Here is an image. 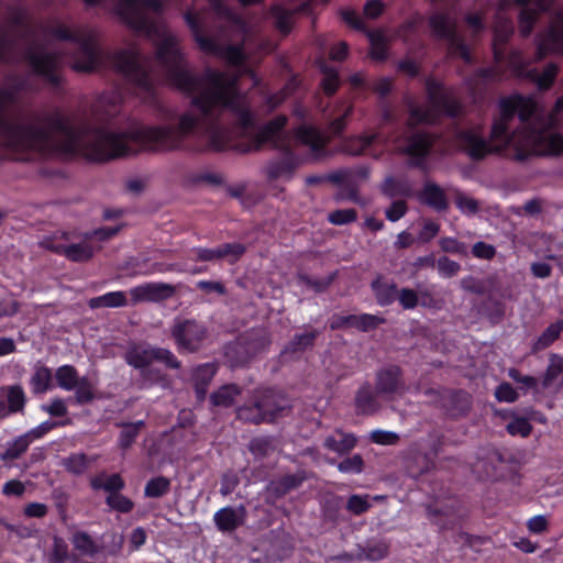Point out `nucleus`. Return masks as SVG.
I'll use <instances>...</instances> for the list:
<instances>
[{"instance_id":"f257e3e1","label":"nucleus","mask_w":563,"mask_h":563,"mask_svg":"<svg viewBox=\"0 0 563 563\" xmlns=\"http://www.w3.org/2000/svg\"><path fill=\"white\" fill-rule=\"evenodd\" d=\"M156 62L169 79L191 93L194 109L181 113L177 126L134 123L125 131L91 132L77 128L63 118L45 123L33 122L4 111L0 106V136L12 151H32L63 158L81 156L91 162H104L134 152V145L169 150L198 126L201 117L212 118L225 109L239 118L245 143L235 146L241 152L256 151L266 143H276L286 123L278 117L256 134L249 131L253 117L243 98L236 92L235 79L227 74L208 69L200 79L190 75L175 34L164 33L156 49Z\"/></svg>"},{"instance_id":"f03ea898","label":"nucleus","mask_w":563,"mask_h":563,"mask_svg":"<svg viewBox=\"0 0 563 563\" xmlns=\"http://www.w3.org/2000/svg\"><path fill=\"white\" fill-rule=\"evenodd\" d=\"M562 115L563 97L556 100L545 124L533 98L511 96L500 100L499 117L493 123L488 141L466 131L460 135V146L473 158L501 151H508L519 161L530 155H558L563 152V137L552 126Z\"/></svg>"},{"instance_id":"7ed1b4c3","label":"nucleus","mask_w":563,"mask_h":563,"mask_svg":"<svg viewBox=\"0 0 563 563\" xmlns=\"http://www.w3.org/2000/svg\"><path fill=\"white\" fill-rule=\"evenodd\" d=\"M88 4H98L103 0H84ZM115 14L130 29L154 35L156 48L164 33L174 34L163 24L154 21L152 13L157 12L162 0H115Z\"/></svg>"},{"instance_id":"20e7f679","label":"nucleus","mask_w":563,"mask_h":563,"mask_svg":"<svg viewBox=\"0 0 563 563\" xmlns=\"http://www.w3.org/2000/svg\"><path fill=\"white\" fill-rule=\"evenodd\" d=\"M427 93L428 107L426 109L411 103L409 104L408 124L410 126L420 123H431L441 112L449 115L457 113L459 103L453 97L452 91L444 89L441 84L429 80L427 82Z\"/></svg>"},{"instance_id":"39448f33","label":"nucleus","mask_w":563,"mask_h":563,"mask_svg":"<svg viewBox=\"0 0 563 563\" xmlns=\"http://www.w3.org/2000/svg\"><path fill=\"white\" fill-rule=\"evenodd\" d=\"M54 34L62 40H73L79 45V55L73 60V68L77 71H90L99 64V52L95 46L96 32L88 27L71 29L58 25Z\"/></svg>"},{"instance_id":"423d86ee","label":"nucleus","mask_w":563,"mask_h":563,"mask_svg":"<svg viewBox=\"0 0 563 563\" xmlns=\"http://www.w3.org/2000/svg\"><path fill=\"white\" fill-rule=\"evenodd\" d=\"M271 344L269 333L263 328H254L240 335L235 343L227 347V355L243 364L264 351Z\"/></svg>"},{"instance_id":"0eeeda50","label":"nucleus","mask_w":563,"mask_h":563,"mask_svg":"<svg viewBox=\"0 0 563 563\" xmlns=\"http://www.w3.org/2000/svg\"><path fill=\"white\" fill-rule=\"evenodd\" d=\"M170 335L178 350L195 353L202 346L208 331L203 324L196 320H176L170 329Z\"/></svg>"},{"instance_id":"6e6552de","label":"nucleus","mask_w":563,"mask_h":563,"mask_svg":"<svg viewBox=\"0 0 563 563\" xmlns=\"http://www.w3.org/2000/svg\"><path fill=\"white\" fill-rule=\"evenodd\" d=\"M114 65L128 77L141 86L150 85L147 62L140 55L135 46H129L114 55Z\"/></svg>"},{"instance_id":"1a4fd4ad","label":"nucleus","mask_w":563,"mask_h":563,"mask_svg":"<svg viewBox=\"0 0 563 563\" xmlns=\"http://www.w3.org/2000/svg\"><path fill=\"white\" fill-rule=\"evenodd\" d=\"M426 395L432 398V401L443 408L451 417L459 418L468 413L472 408V397L467 391L442 389L435 390L429 388Z\"/></svg>"},{"instance_id":"9d476101","label":"nucleus","mask_w":563,"mask_h":563,"mask_svg":"<svg viewBox=\"0 0 563 563\" xmlns=\"http://www.w3.org/2000/svg\"><path fill=\"white\" fill-rule=\"evenodd\" d=\"M375 389L377 395L391 397L404 395L406 384L402 371L398 365H388L376 373Z\"/></svg>"},{"instance_id":"9b49d317","label":"nucleus","mask_w":563,"mask_h":563,"mask_svg":"<svg viewBox=\"0 0 563 563\" xmlns=\"http://www.w3.org/2000/svg\"><path fill=\"white\" fill-rule=\"evenodd\" d=\"M178 286L167 283H146L130 290L132 302H161L173 298Z\"/></svg>"},{"instance_id":"f8f14e48","label":"nucleus","mask_w":563,"mask_h":563,"mask_svg":"<svg viewBox=\"0 0 563 563\" xmlns=\"http://www.w3.org/2000/svg\"><path fill=\"white\" fill-rule=\"evenodd\" d=\"M551 53H563V13L553 18L548 30L538 40V57L542 58Z\"/></svg>"},{"instance_id":"ddd939ff","label":"nucleus","mask_w":563,"mask_h":563,"mask_svg":"<svg viewBox=\"0 0 563 563\" xmlns=\"http://www.w3.org/2000/svg\"><path fill=\"white\" fill-rule=\"evenodd\" d=\"M257 391L271 423L290 412L292 405L284 393L274 388H257Z\"/></svg>"},{"instance_id":"4468645a","label":"nucleus","mask_w":563,"mask_h":563,"mask_svg":"<svg viewBox=\"0 0 563 563\" xmlns=\"http://www.w3.org/2000/svg\"><path fill=\"white\" fill-rule=\"evenodd\" d=\"M235 416L236 419L242 423L254 426L271 423L257 388L251 393V396L246 402L236 407Z\"/></svg>"},{"instance_id":"2eb2a0df","label":"nucleus","mask_w":563,"mask_h":563,"mask_svg":"<svg viewBox=\"0 0 563 563\" xmlns=\"http://www.w3.org/2000/svg\"><path fill=\"white\" fill-rule=\"evenodd\" d=\"M187 187L208 186L212 188H223V190L232 198L244 201L253 197L247 183L240 181L236 184H228L225 178H189Z\"/></svg>"},{"instance_id":"dca6fc26","label":"nucleus","mask_w":563,"mask_h":563,"mask_svg":"<svg viewBox=\"0 0 563 563\" xmlns=\"http://www.w3.org/2000/svg\"><path fill=\"white\" fill-rule=\"evenodd\" d=\"M30 63L38 75L44 76L52 82L58 81V76L55 73L58 60L55 55L44 51L32 52L30 55Z\"/></svg>"},{"instance_id":"f3484780","label":"nucleus","mask_w":563,"mask_h":563,"mask_svg":"<svg viewBox=\"0 0 563 563\" xmlns=\"http://www.w3.org/2000/svg\"><path fill=\"white\" fill-rule=\"evenodd\" d=\"M245 508L224 507L214 514V522L220 531L232 532L242 526L245 519Z\"/></svg>"},{"instance_id":"a211bd4d","label":"nucleus","mask_w":563,"mask_h":563,"mask_svg":"<svg viewBox=\"0 0 563 563\" xmlns=\"http://www.w3.org/2000/svg\"><path fill=\"white\" fill-rule=\"evenodd\" d=\"M431 26L433 31L443 37H448L452 40V44L455 45L454 54L461 56L466 62H470V56L467 48L464 46L463 43H460L454 35L453 31V24L451 20L444 15H435L431 19Z\"/></svg>"},{"instance_id":"6ab92c4d","label":"nucleus","mask_w":563,"mask_h":563,"mask_svg":"<svg viewBox=\"0 0 563 563\" xmlns=\"http://www.w3.org/2000/svg\"><path fill=\"white\" fill-rule=\"evenodd\" d=\"M432 143L433 139L430 135L416 134L410 139L408 146L399 151L409 156L411 165L420 166Z\"/></svg>"},{"instance_id":"aec40b11","label":"nucleus","mask_w":563,"mask_h":563,"mask_svg":"<svg viewBox=\"0 0 563 563\" xmlns=\"http://www.w3.org/2000/svg\"><path fill=\"white\" fill-rule=\"evenodd\" d=\"M155 347L146 344H131L124 353L125 362L134 368L142 369L154 362Z\"/></svg>"},{"instance_id":"412c9836","label":"nucleus","mask_w":563,"mask_h":563,"mask_svg":"<svg viewBox=\"0 0 563 563\" xmlns=\"http://www.w3.org/2000/svg\"><path fill=\"white\" fill-rule=\"evenodd\" d=\"M421 203L433 208L437 211H445L449 208L444 190L434 183H427L423 189L418 194Z\"/></svg>"},{"instance_id":"4be33fe9","label":"nucleus","mask_w":563,"mask_h":563,"mask_svg":"<svg viewBox=\"0 0 563 563\" xmlns=\"http://www.w3.org/2000/svg\"><path fill=\"white\" fill-rule=\"evenodd\" d=\"M217 373V367L213 364H202L195 368L192 373V382L197 399L205 400L208 386Z\"/></svg>"},{"instance_id":"5701e85b","label":"nucleus","mask_w":563,"mask_h":563,"mask_svg":"<svg viewBox=\"0 0 563 563\" xmlns=\"http://www.w3.org/2000/svg\"><path fill=\"white\" fill-rule=\"evenodd\" d=\"M376 391L374 393L369 384L363 385L355 395V407L361 415H373L380 408L379 402L376 398Z\"/></svg>"},{"instance_id":"b1692460","label":"nucleus","mask_w":563,"mask_h":563,"mask_svg":"<svg viewBox=\"0 0 563 563\" xmlns=\"http://www.w3.org/2000/svg\"><path fill=\"white\" fill-rule=\"evenodd\" d=\"M319 334L320 332L316 329L306 333L295 334L294 338L286 344V346L282 351V354L294 355L312 349L314 345V341L319 336Z\"/></svg>"},{"instance_id":"393cba45","label":"nucleus","mask_w":563,"mask_h":563,"mask_svg":"<svg viewBox=\"0 0 563 563\" xmlns=\"http://www.w3.org/2000/svg\"><path fill=\"white\" fill-rule=\"evenodd\" d=\"M242 394V388L236 384H225L210 395V401L216 407H231L234 405L238 396Z\"/></svg>"},{"instance_id":"a878e982","label":"nucleus","mask_w":563,"mask_h":563,"mask_svg":"<svg viewBox=\"0 0 563 563\" xmlns=\"http://www.w3.org/2000/svg\"><path fill=\"white\" fill-rule=\"evenodd\" d=\"M307 478H309V474L305 470H299L295 474L284 475L273 482L272 487L276 495L283 496L300 486Z\"/></svg>"},{"instance_id":"bb28decb","label":"nucleus","mask_w":563,"mask_h":563,"mask_svg":"<svg viewBox=\"0 0 563 563\" xmlns=\"http://www.w3.org/2000/svg\"><path fill=\"white\" fill-rule=\"evenodd\" d=\"M335 187V199L338 201L351 200L353 202H361L357 194V185L351 178H328Z\"/></svg>"},{"instance_id":"cd10ccee","label":"nucleus","mask_w":563,"mask_h":563,"mask_svg":"<svg viewBox=\"0 0 563 563\" xmlns=\"http://www.w3.org/2000/svg\"><path fill=\"white\" fill-rule=\"evenodd\" d=\"M90 485L93 489H103L109 494H117L124 487V482L119 474L108 476L106 473H101L91 478Z\"/></svg>"},{"instance_id":"c85d7f7f","label":"nucleus","mask_w":563,"mask_h":563,"mask_svg":"<svg viewBox=\"0 0 563 563\" xmlns=\"http://www.w3.org/2000/svg\"><path fill=\"white\" fill-rule=\"evenodd\" d=\"M371 286L379 306H388L397 297L398 290L396 284L384 283L380 277L373 280Z\"/></svg>"},{"instance_id":"c756f323","label":"nucleus","mask_w":563,"mask_h":563,"mask_svg":"<svg viewBox=\"0 0 563 563\" xmlns=\"http://www.w3.org/2000/svg\"><path fill=\"white\" fill-rule=\"evenodd\" d=\"M128 300L123 291L108 292L99 297L89 299L88 306L91 309L118 308L126 306Z\"/></svg>"},{"instance_id":"7c9ffc66","label":"nucleus","mask_w":563,"mask_h":563,"mask_svg":"<svg viewBox=\"0 0 563 563\" xmlns=\"http://www.w3.org/2000/svg\"><path fill=\"white\" fill-rule=\"evenodd\" d=\"M339 438L335 435H329L324 440V446L339 454H345L350 452L356 443V439L352 434H345L338 432Z\"/></svg>"},{"instance_id":"2f4dec72","label":"nucleus","mask_w":563,"mask_h":563,"mask_svg":"<svg viewBox=\"0 0 563 563\" xmlns=\"http://www.w3.org/2000/svg\"><path fill=\"white\" fill-rule=\"evenodd\" d=\"M95 255V249L88 243H75L65 246L64 256L76 263L90 261Z\"/></svg>"},{"instance_id":"473e14b6","label":"nucleus","mask_w":563,"mask_h":563,"mask_svg":"<svg viewBox=\"0 0 563 563\" xmlns=\"http://www.w3.org/2000/svg\"><path fill=\"white\" fill-rule=\"evenodd\" d=\"M120 426L122 430L119 437V446L126 451L132 446L145 423L143 420H139L136 422H128Z\"/></svg>"},{"instance_id":"72a5a7b5","label":"nucleus","mask_w":563,"mask_h":563,"mask_svg":"<svg viewBox=\"0 0 563 563\" xmlns=\"http://www.w3.org/2000/svg\"><path fill=\"white\" fill-rule=\"evenodd\" d=\"M382 191L389 198L407 197L411 195V187L405 178H386Z\"/></svg>"},{"instance_id":"f704fd0d","label":"nucleus","mask_w":563,"mask_h":563,"mask_svg":"<svg viewBox=\"0 0 563 563\" xmlns=\"http://www.w3.org/2000/svg\"><path fill=\"white\" fill-rule=\"evenodd\" d=\"M299 140L308 145L316 154L320 153L327 143V137L313 128H301L298 131Z\"/></svg>"},{"instance_id":"c9c22d12","label":"nucleus","mask_w":563,"mask_h":563,"mask_svg":"<svg viewBox=\"0 0 563 563\" xmlns=\"http://www.w3.org/2000/svg\"><path fill=\"white\" fill-rule=\"evenodd\" d=\"M95 460L96 459H89L84 453H76V454H71L70 456L64 459L62 461V464L66 468L67 472L71 473L74 475H81L88 470L89 465Z\"/></svg>"},{"instance_id":"e433bc0d","label":"nucleus","mask_w":563,"mask_h":563,"mask_svg":"<svg viewBox=\"0 0 563 563\" xmlns=\"http://www.w3.org/2000/svg\"><path fill=\"white\" fill-rule=\"evenodd\" d=\"M2 390H5L4 396L8 400L7 407L9 413L22 411L26 400L22 387L19 385H13L9 387H2Z\"/></svg>"},{"instance_id":"4c0bfd02","label":"nucleus","mask_w":563,"mask_h":563,"mask_svg":"<svg viewBox=\"0 0 563 563\" xmlns=\"http://www.w3.org/2000/svg\"><path fill=\"white\" fill-rule=\"evenodd\" d=\"M81 377L74 366L64 365L56 371V380L60 388L73 390L78 385Z\"/></svg>"},{"instance_id":"58836bf2","label":"nucleus","mask_w":563,"mask_h":563,"mask_svg":"<svg viewBox=\"0 0 563 563\" xmlns=\"http://www.w3.org/2000/svg\"><path fill=\"white\" fill-rule=\"evenodd\" d=\"M71 542L76 550L81 554L93 556L99 552L98 545L91 537L85 531H78L73 534Z\"/></svg>"},{"instance_id":"ea45409f","label":"nucleus","mask_w":563,"mask_h":563,"mask_svg":"<svg viewBox=\"0 0 563 563\" xmlns=\"http://www.w3.org/2000/svg\"><path fill=\"white\" fill-rule=\"evenodd\" d=\"M52 382V373L51 369L45 366H38L35 368L34 374L31 377V386L33 389V393L35 394H43L45 393Z\"/></svg>"},{"instance_id":"a19ab883","label":"nucleus","mask_w":563,"mask_h":563,"mask_svg":"<svg viewBox=\"0 0 563 563\" xmlns=\"http://www.w3.org/2000/svg\"><path fill=\"white\" fill-rule=\"evenodd\" d=\"M389 550V545L384 541L368 543L357 554L358 559H366L369 561H378L384 559Z\"/></svg>"},{"instance_id":"79ce46f5","label":"nucleus","mask_w":563,"mask_h":563,"mask_svg":"<svg viewBox=\"0 0 563 563\" xmlns=\"http://www.w3.org/2000/svg\"><path fill=\"white\" fill-rule=\"evenodd\" d=\"M170 487V481L164 476H157L150 479L145 486V496L150 498H158L165 495Z\"/></svg>"},{"instance_id":"37998d69","label":"nucleus","mask_w":563,"mask_h":563,"mask_svg":"<svg viewBox=\"0 0 563 563\" xmlns=\"http://www.w3.org/2000/svg\"><path fill=\"white\" fill-rule=\"evenodd\" d=\"M30 438L24 434L15 439L9 444L8 449L1 454V460H16L19 459L29 448Z\"/></svg>"},{"instance_id":"c03bdc74","label":"nucleus","mask_w":563,"mask_h":563,"mask_svg":"<svg viewBox=\"0 0 563 563\" xmlns=\"http://www.w3.org/2000/svg\"><path fill=\"white\" fill-rule=\"evenodd\" d=\"M376 139L375 134H366L350 139L344 144V151L352 155L362 154Z\"/></svg>"},{"instance_id":"a18cd8bd","label":"nucleus","mask_w":563,"mask_h":563,"mask_svg":"<svg viewBox=\"0 0 563 563\" xmlns=\"http://www.w3.org/2000/svg\"><path fill=\"white\" fill-rule=\"evenodd\" d=\"M95 399L93 385L88 377H81L75 387V400L79 405L91 402Z\"/></svg>"},{"instance_id":"49530a36","label":"nucleus","mask_w":563,"mask_h":563,"mask_svg":"<svg viewBox=\"0 0 563 563\" xmlns=\"http://www.w3.org/2000/svg\"><path fill=\"white\" fill-rule=\"evenodd\" d=\"M371 43V55L373 58L382 60L387 54V42L386 37L380 32H373L368 34Z\"/></svg>"},{"instance_id":"de8ad7c7","label":"nucleus","mask_w":563,"mask_h":563,"mask_svg":"<svg viewBox=\"0 0 563 563\" xmlns=\"http://www.w3.org/2000/svg\"><path fill=\"white\" fill-rule=\"evenodd\" d=\"M563 373V357L558 355H552L550 358V364L545 371L543 376L542 385L544 388H548L552 385V383Z\"/></svg>"},{"instance_id":"09e8293b","label":"nucleus","mask_w":563,"mask_h":563,"mask_svg":"<svg viewBox=\"0 0 563 563\" xmlns=\"http://www.w3.org/2000/svg\"><path fill=\"white\" fill-rule=\"evenodd\" d=\"M68 240L69 234L66 232L60 233V235L54 234L49 236H44L41 241H38V246L42 249H45L47 251H51L53 253L64 255L65 246L64 244L59 243L58 240Z\"/></svg>"},{"instance_id":"8fccbe9b","label":"nucleus","mask_w":563,"mask_h":563,"mask_svg":"<svg viewBox=\"0 0 563 563\" xmlns=\"http://www.w3.org/2000/svg\"><path fill=\"white\" fill-rule=\"evenodd\" d=\"M272 14L276 20L277 29L285 34L288 33L291 27V12L280 5H275L272 9Z\"/></svg>"},{"instance_id":"3c124183","label":"nucleus","mask_w":563,"mask_h":563,"mask_svg":"<svg viewBox=\"0 0 563 563\" xmlns=\"http://www.w3.org/2000/svg\"><path fill=\"white\" fill-rule=\"evenodd\" d=\"M249 449L256 457H264L273 451V442L269 438H254L249 444Z\"/></svg>"},{"instance_id":"603ef678","label":"nucleus","mask_w":563,"mask_h":563,"mask_svg":"<svg viewBox=\"0 0 563 563\" xmlns=\"http://www.w3.org/2000/svg\"><path fill=\"white\" fill-rule=\"evenodd\" d=\"M221 260L228 258L230 263L236 262L245 252V245L241 243H225L219 245Z\"/></svg>"},{"instance_id":"864d4df0","label":"nucleus","mask_w":563,"mask_h":563,"mask_svg":"<svg viewBox=\"0 0 563 563\" xmlns=\"http://www.w3.org/2000/svg\"><path fill=\"white\" fill-rule=\"evenodd\" d=\"M555 75L556 67L553 64L548 65L541 74L534 70L529 73V76H531V78L537 82L538 87L542 89L548 88L552 84Z\"/></svg>"},{"instance_id":"5fc2aeb1","label":"nucleus","mask_w":563,"mask_h":563,"mask_svg":"<svg viewBox=\"0 0 563 563\" xmlns=\"http://www.w3.org/2000/svg\"><path fill=\"white\" fill-rule=\"evenodd\" d=\"M385 322L384 318L374 316V314H355V321H354V328L361 330V331H369L372 329H375L378 324H382Z\"/></svg>"},{"instance_id":"6e6d98bb","label":"nucleus","mask_w":563,"mask_h":563,"mask_svg":"<svg viewBox=\"0 0 563 563\" xmlns=\"http://www.w3.org/2000/svg\"><path fill=\"white\" fill-rule=\"evenodd\" d=\"M357 213L354 209H340L335 210L328 216L329 222L334 225H343L352 223L356 220Z\"/></svg>"},{"instance_id":"4d7b16f0","label":"nucleus","mask_w":563,"mask_h":563,"mask_svg":"<svg viewBox=\"0 0 563 563\" xmlns=\"http://www.w3.org/2000/svg\"><path fill=\"white\" fill-rule=\"evenodd\" d=\"M562 327L558 323L550 324L543 333L539 336L536 346L537 349H545L552 344L560 335Z\"/></svg>"},{"instance_id":"13d9d810","label":"nucleus","mask_w":563,"mask_h":563,"mask_svg":"<svg viewBox=\"0 0 563 563\" xmlns=\"http://www.w3.org/2000/svg\"><path fill=\"white\" fill-rule=\"evenodd\" d=\"M107 504L117 511L126 514L130 512L133 509V503L128 497L117 493V494H109L107 497Z\"/></svg>"},{"instance_id":"bf43d9fd","label":"nucleus","mask_w":563,"mask_h":563,"mask_svg":"<svg viewBox=\"0 0 563 563\" xmlns=\"http://www.w3.org/2000/svg\"><path fill=\"white\" fill-rule=\"evenodd\" d=\"M439 245H440L441 250L446 253L460 254V255L467 254L466 245L462 242H459L456 239H453V238H441L439 240Z\"/></svg>"},{"instance_id":"052dcab7","label":"nucleus","mask_w":563,"mask_h":563,"mask_svg":"<svg viewBox=\"0 0 563 563\" xmlns=\"http://www.w3.org/2000/svg\"><path fill=\"white\" fill-rule=\"evenodd\" d=\"M364 462L360 454L344 459L339 463L338 468L342 473H361L363 471Z\"/></svg>"},{"instance_id":"680f3d73","label":"nucleus","mask_w":563,"mask_h":563,"mask_svg":"<svg viewBox=\"0 0 563 563\" xmlns=\"http://www.w3.org/2000/svg\"><path fill=\"white\" fill-rule=\"evenodd\" d=\"M397 298L404 309H413L419 305L418 292L410 288L400 289Z\"/></svg>"},{"instance_id":"e2e57ef3","label":"nucleus","mask_w":563,"mask_h":563,"mask_svg":"<svg viewBox=\"0 0 563 563\" xmlns=\"http://www.w3.org/2000/svg\"><path fill=\"white\" fill-rule=\"evenodd\" d=\"M154 361L162 362L169 368L178 369L180 367V362L174 353L163 347H155Z\"/></svg>"},{"instance_id":"0e129e2a","label":"nucleus","mask_w":563,"mask_h":563,"mask_svg":"<svg viewBox=\"0 0 563 563\" xmlns=\"http://www.w3.org/2000/svg\"><path fill=\"white\" fill-rule=\"evenodd\" d=\"M531 430L532 426L526 418H516L507 424V431L512 435L528 437Z\"/></svg>"},{"instance_id":"69168bd1","label":"nucleus","mask_w":563,"mask_h":563,"mask_svg":"<svg viewBox=\"0 0 563 563\" xmlns=\"http://www.w3.org/2000/svg\"><path fill=\"white\" fill-rule=\"evenodd\" d=\"M371 504L368 501L367 496L352 495L346 504L347 510L353 512L354 515H362L368 510Z\"/></svg>"},{"instance_id":"338daca9","label":"nucleus","mask_w":563,"mask_h":563,"mask_svg":"<svg viewBox=\"0 0 563 563\" xmlns=\"http://www.w3.org/2000/svg\"><path fill=\"white\" fill-rule=\"evenodd\" d=\"M437 267L440 274L444 277H453L455 276L461 266L457 262L450 260L448 256H442L437 262Z\"/></svg>"},{"instance_id":"774afa93","label":"nucleus","mask_w":563,"mask_h":563,"mask_svg":"<svg viewBox=\"0 0 563 563\" xmlns=\"http://www.w3.org/2000/svg\"><path fill=\"white\" fill-rule=\"evenodd\" d=\"M537 11L531 8H525L520 13V32L523 35H528L531 30L532 25L537 19Z\"/></svg>"}]
</instances>
